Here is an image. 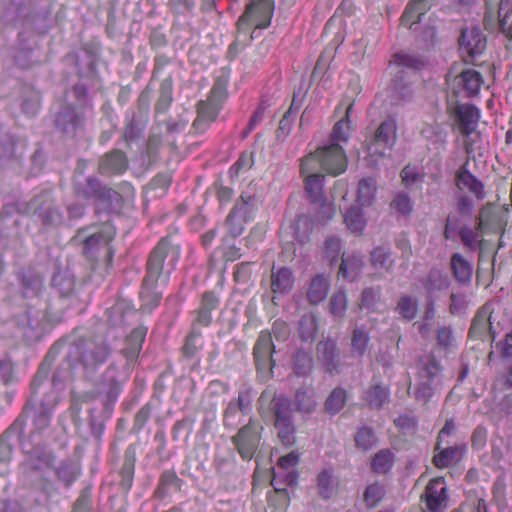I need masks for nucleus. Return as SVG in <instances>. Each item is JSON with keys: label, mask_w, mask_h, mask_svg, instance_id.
I'll return each instance as SVG.
<instances>
[{"label": "nucleus", "mask_w": 512, "mask_h": 512, "mask_svg": "<svg viewBox=\"0 0 512 512\" xmlns=\"http://www.w3.org/2000/svg\"><path fill=\"white\" fill-rule=\"evenodd\" d=\"M179 258L180 246L173 243L169 237H162L150 252L146 264V275L140 291L142 301L140 309L144 313H150L159 305L162 298V294L156 291L155 288L163 272L165 259H167L166 267L169 272L175 267Z\"/></svg>", "instance_id": "nucleus-1"}, {"label": "nucleus", "mask_w": 512, "mask_h": 512, "mask_svg": "<svg viewBox=\"0 0 512 512\" xmlns=\"http://www.w3.org/2000/svg\"><path fill=\"white\" fill-rule=\"evenodd\" d=\"M324 171L337 176L346 170V164L340 152H334V162L311 152L301 160L300 173L304 177L305 192L312 203H322L324 198Z\"/></svg>", "instance_id": "nucleus-2"}, {"label": "nucleus", "mask_w": 512, "mask_h": 512, "mask_svg": "<svg viewBox=\"0 0 512 512\" xmlns=\"http://www.w3.org/2000/svg\"><path fill=\"white\" fill-rule=\"evenodd\" d=\"M54 461L55 457L51 450L42 446H35L27 453L21 464L25 480L47 495L56 491L53 483L46 476L47 472L53 468Z\"/></svg>", "instance_id": "nucleus-3"}, {"label": "nucleus", "mask_w": 512, "mask_h": 512, "mask_svg": "<svg viewBox=\"0 0 512 512\" xmlns=\"http://www.w3.org/2000/svg\"><path fill=\"white\" fill-rule=\"evenodd\" d=\"M115 235V227L110 220H107L103 223H94L79 228L72 237L71 242L81 247L83 255L89 260H95L102 248H107V255L111 259L113 252L108 246Z\"/></svg>", "instance_id": "nucleus-4"}, {"label": "nucleus", "mask_w": 512, "mask_h": 512, "mask_svg": "<svg viewBox=\"0 0 512 512\" xmlns=\"http://www.w3.org/2000/svg\"><path fill=\"white\" fill-rule=\"evenodd\" d=\"M261 406L269 403V409L273 412L274 426L280 442L287 447L296 443V426L292 421L290 401L285 396H277L275 392L264 390L259 397Z\"/></svg>", "instance_id": "nucleus-5"}, {"label": "nucleus", "mask_w": 512, "mask_h": 512, "mask_svg": "<svg viewBox=\"0 0 512 512\" xmlns=\"http://www.w3.org/2000/svg\"><path fill=\"white\" fill-rule=\"evenodd\" d=\"M493 313L494 304L491 302L485 303L477 310L468 332L471 350H485L486 345L491 346L495 340L496 326Z\"/></svg>", "instance_id": "nucleus-6"}, {"label": "nucleus", "mask_w": 512, "mask_h": 512, "mask_svg": "<svg viewBox=\"0 0 512 512\" xmlns=\"http://www.w3.org/2000/svg\"><path fill=\"white\" fill-rule=\"evenodd\" d=\"M396 139V120L389 117L382 121L374 134L364 142L368 165L376 166L378 161L386 156V151L394 146Z\"/></svg>", "instance_id": "nucleus-7"}, {"label": "nucleus", "mask_w": 512, "mask_h": 512, "mask_svg": "<svg viewBox=\"0 0 512 512\" xmlns=\"http://www.w3.org/2000/svg\"><path fill=\"white\" fill-rule=\"evenodd\" d=\"M227 98V84L224 80H215L206 100L197 103V117L193 122L196 131L203 132L213 122Z\"/></svg>", "instance_id": "nucleus-8"}, {"label": "nucleus", "mask_w": 512, "mask_h": 512, "mask_svg": "<svg viewBox=\"0 0 512 512\" xmlns=\"http://www.w3.org/2000/svg\"><path fill=\"white\" fill-rule=\"evenodd\" d=\"M84 108L63 103L55 114L54 126L67 139L75 138L85 128Z\"/></svg>", "instance_id": "nucleus-9"}, {"label": "nucleus", "mask_w": 512, "mask_h": 512, "mask_svg": "<svg viewBox=\"0 0 512 512\" xmlns=\"http://www.w3.org/2000/svg\"><path fill=\"white\" fill-rule=\"evenodd\" d=\"M418 367L420 382L417 384L413 396L417 402L426 405L434 394L436 388L434 379L440 372V366L432 354H423Z\"/></svg>", "instance_id": "nucleus-10"}, {"label": "nucleus", "mask_w": 512, "mask_h": 512, "mask_svg": "<svg viewBox=\"0 0 512 512\" xmlns=\"http://www.w3.org/2000/svg\"><path fill=\"white\" fill-rule=\"evenodd\" d=\"M25 212L37 215L44 226L58 227L64 223L63 214L54 205L52 194L48 190L42 191L27 202Z\"/></svg>", "instance_id": "nucleus-11"}, {"label": "nucleus", "mask_w": 512, "mask_h": 512, "mask_svg": "<svg viewBox=\"0 0 512 512\" xmlns=\"http://www.w3.org/2000/svg\"><path fill=\"white\" fill-rule=\"evenodd\" d=\"M263 426L257 421L250 419L232 436L231 442L243 460H251L258 450L262 438Z\"/></svg>", "instance_id": "nucleus-12"}, {"label": "nucleus", "mask_w": 512, "mask_h": 512, "mask_svg": "<svg viewBox=\"0 0 512 512\" xmlns=\"http://www.w3.org/2000/svg\"><path fill=\"white\" fill-rule=\"evenodd\" d=\"M458 43L461 57L467 64L477 65L487 48L486 35L477 26L463 28Z\"/></svg>", "instance_id": "nucleus-13"}, {"label": "nucleus", "mask_w": 512, "mask_h": 512, "mask_svg": "<svg viewBox=\"0 0 512 512\" xmlns=\"http://www.w3.org/2000/svg\"><path fill=\"white\" fill-rule=\"evenodd\" d=\"M274 9V0H255L250 2L237 21L238 31H244L252 24L255 25V28H267L271 23Z\"/></svg>", "instance_id": "nucleus-14"}, {"label": "nucleus", "mask_w": 512, "mask_h": 512, "mask_svg": "<svg viewBox=\"0 0 512 512\" xmlns=\"http://www.w3.org/2000/svg\"><path fill=\"white\" fill-rule=\"evenodd\" d=\"M353 104L350 103L345 111V117L335 123L331 132V143L317 149L314 153L321 157H326L330 161L334 162V152H340L343 157L344 163L347 165V159L344 149L341 146V142H346L349 138L350 131V120L349 114L352 110Z\"/></svg>", "instance_id": "nucleus-15"}, {"label": "nucleus", "mask_w": 512, "mask_h": 512, "mask_svg": "<svg viewBox=\"0 0 512 512\" xmlns=\"http://www.w3.org/2000/svg\"><path fill=\"white\" fill-rule=\"evenodd\" d=\"M422 512H445L448 508L447 487L443 478L430 480L420 498Z\"/></svg>", "instance_id": "nucleus-16"}, {"label": "nucleus", "mask_w": 512, "mask_h": 512, "mask_svg": "<svg viewBox=\"0 0 512 512\" xmlns=\"http://www.w3.org/2000/svg\"><path fill=\"white\" fill-rule=\"evenodd\" d=\"M390 65L393 76L416 79L417 73L425 67L426 60L417 53L399 51L392 55Z\"/></svg>", "instance_id": "nucleus-17"}, {"label": "nucleus", "mask_w": 512, "mask_h": 512, "mask_svg": "<svg viewBox=\"0 0 512 512\" xmlns=\"http://www.w3.org/2000/svg\"><path fill=\"white\" fill-rule=\"evenodd\" d=\"M295 276L291 268L286 266H275L273 264L270 274V291L272 292L271 317L277 313L276 306L278 305L276 299L289 294L294 287Z\"/></svg>", "instance_id": "nucleus-18"}, {"label": "nucleus", "mask_w": 512, "mask_h": 512, "mask_svg": "<svg viewBox=\"0 0 512 512\" xmlns=\"http://www.w3.org/2000/svg\"><path fill=\"white\" fill-rule=\"evenodd\" d=\"M502 223L498 214L490 213L488 210H482L476 230L468 226H463L459 230V236L463 244L469 249L475 251L479 247V238L486 229L501 228Z\"/></svg>", "instance_id": "nucleus-19"}, {"label": "nucleus", "mask_w": 512, "mask_h": 512, "mask_svg": "<svg viewBox=\"0 0 512 512\" xmlns=\"http://www.w3.org/2000/svg\"><path fill=\"white\" fill-rule=\"evenodd\" d=\"M291 334L290 327L287 322L282 319H276L271 331L263 330L255 343L253 352H276V344L273 337L279 343L286 342Z\"/></svg>", "instance_id": "nucleus-20"}, {"label": "nucleus", "mask_w": 512, "mask_h": 512, "mask_svg": "<svg viewBox=\"0 0 512 512\" xmlns=\"http://www.w3.org/2000/svg\"><path fill=\"white\" fill-rule=\"evenodd\" d=\"M449 110L463 136L467 137L476 130L480 119V110L475 105L456 103L454 106H450Z\"/></svg>", "instance_id": "nucleus-21"}, {"label": "nucleus", "mask_w": 512, "mask_h": 512, "mask_svg": "<svg viewBox=\"0 0 512 512\" xmlns=\"http://www.w3.org/2000/svg\"><path fill=\"white\" fill-rule=\"evenodd\" d=\"M129 168L127 154L118 148H113L104 153L98 160L97 170L102 176H121Z\"/></svg>", "instance_id": "nucleus-22"}, {"label": "nucleus", "mask_w": 512, "mask_h": 512, "mask_svg": "<svg viewBox=\"0 0 512 512\" xmlns=\"http://www.w3.org/2000/svg\"><path fill=\"white\" fill-rule=\"evenodd\" d=\"M219 303L220 299L214 292H204L201 296L199 307L192 312L194 315L193 324L200 327H208L212 321L211 313L218 308Z\"/></svg>", "instance_id": "nucleus-23"}, {"label": "nucleus", "mask_w": 512, "mask_h": 512, "mask_svg": "<svg viewBox=\"0 0 512 512\" xmlns=\"http://www.w3.org/2000/svg\"><path fill=\"white\" fill-rule=\"evenodd\" d=\"M21 291L24 297L33 298L39 296L44 289V278L34 268H24L19 275Z\"/></svg>", "instance_id": "nucleus-24"}, {"label": "nucleus", "mask_w": 512, "mask_h": 512, "mask_svg": "<svg viewBox=\"0 0 512 512\" xmlns=\"http://www.w3.org/2000/svg\"><path fill=\"white\" fill-rule=\"evenodd\" d=\"M292 403L295 411L299 413H313L318 406V396L315 388L312 385L299 387L294 393Z\"/></svg>", "instance_id": "nucleus-25"}, {"label": "nucleus", "mask_w": 512, "mask_h": 512, "mask_svg": "<svg viewBox=\"0 0 512 512\" xmlns=\"http://www.w3.org/2000/svg\"><path fill=\"white\" fill-rule=\"evenodd\" d=\"M55 400H50L47 403H41L39 407L25 410L31 418V434L41 433L49 427L52 410L55 407Z\"/></svg>", "instance_id": "nucleus-26"}, {"label": "nucleus", "mask_w": 512, "mask_h": 512, "mask_svg": "<svg viewBox=\"0 0 512 512\" xmlns=\"http://www.w3.org/2000/svg\"><path fill=\"white\" fill-rule=\"evenodd\" d=\"M96 213L100 210L106 211L109 214L119 213L123 207V197L116 190L102 185L97 196Z\"/></svg>", "instance_id": "nucleus-27"}, {"label": "nucleus", "mask_w": 512, "mask_h": 512, "mask_svg": "<svg viewBox=\"0 0 512 512\" xmlns=\"http://www.w3.org/2000/svg\"><path fill=\"white\" fill-rule=\"evenodd\" d=\"M136 315L133 305L125 300L120 299L107 310L108 322L114 327L123 326L130 322Z\"/></svg>", "instance_id": "nucleus-28"}, {"label": "nucleus", "mask_w": 512, "mask_h": 512, "mask_svg": "<svg viewBox=\"0 0 512 512\" xmlns=\"http://www.w3.org/2000/svg\"><path fill=\"white\" fill-rule=\"evenodd\" d=\"M456 83L462 87L466 97H474L479 93L484 79L480 72L466 69L456 77Z\"/></svg>", "instance_id": "nucleus-29"}, {"label": "nucleus", "mask_w": 512, "mask_h": 512, "mask_svg": "<svg viewBox=\"0 0 512 512\" xmlns=\"http://www.w3.org/2000/svg\"><path fill=\"white\" fill-rule=\"evenodd\" d=\"M88 344V341L78 331H74L55 342L49 352H81L90 350Z\"/></svg>", "instance_id": "nucleus-30"}, {"label": "nucleus", "mask_w": 512, "mask_h": 512, "mask_svg": "<svg viewBox=\"0 0 512 512\" xmlns=\"http://www.w3.org/2000/svg\"><path fill=\"white\" fill-rule=\"evenodd\" d=\"M102 183L99 179L93 176L84 177L82 173H77L74 175L73 179V188L76 195L85 198L91 199L93 197L96 198Z\"/></svg>", "instance_id": "nucleus-31"}, {"label": "nucleus", "mask_w": 512, "mask_h": 512, "mask_svg": "<svg viewBox=\"0 0 512 512\" xmlns=\"http://www.w3.org/2000/svg\"><path fill=\"white\" fill-rule=\"evenodd\" d=\"M259 204L260 201L255 194L243 192L231 209V218L234 214H238L240 218L249 222L253 219Z\"/></svg>", "instance_id": "nucleus-32"}, {"label": "nucleus", "mask_w": 512, "mask_h": 512, "mask_svg": "<svg viewBox=\"0 0 512 512\" xmlns=\"http://www.w3.org/2000/svg\"><path fill=\"white\" fill-rule=\"evenodd\" d=\"M330 283L324 274L315 275L309 282L306 297L310 304L317 305L322 302L328 294Z\"/></svg>", "instance_id": "nucleus-33"}, {"label": "nucleus", "mask_w": 512, "mask_h": 512, "mask_svg": "<svg viewBox=\"0 0 512 512\" xmlns=\"http://www.w3.org/2000/svg\"><path fill=\"white\" fill-rule=\"evenodd\" d=\"M456 185L460 190H467L477 198L483 197V184L466 167L461 166L455 176Z\"/></svg>", "instance_id": "nucleus-34"}, {"label": "nucleus", "mask_w": 512, "mask_h": 512, "mask_svg": "<svg viewBox=\"0 0 512 512\" xmlns=\"http://www.w3.org/2000/svg\"><path fill=\"white\" fill-rule=\"evenodd\" d=\"M415 79H406L402 77H392L391 97L393 103L400 105L409 102L413 98L412 84Z\"/></svg>", "instance_id": "nucleus-35"}, {"label": "nucleus", "mask_w": 512, "mask_h": 512, "mask_svg": "<svg viewBox=\"0 0 512 512\" xmlns=\"http://www.w3.org/2000/svg\"><path fill=\"white\" fill-rule=\"evenodd\" d=\"M363 264V258L360 255L342 254L338 275L341 276L343 279L353 281L360 275L363 268Z\"/></svg>", "instance_id": "nucleus-36"}, {"label": "nucleus", "mask_w": 512, "mask_h": 512, "mask_svg": "<svg viewBox=\"0 0 512 512\" xmlns=\"http://www.w3.org/2000/svg\"><path fill=\"white\" fill-rule=\"evenodd\" d=\"M147 120L137 117L135 111H131L126 115V123L123 128L122 139L130 145L133 141L139 139L146 126Z\"/></svg>", "instance_id": "nucleus-37"}, {"label": "nucleus", "mask_w": 512, "mask_h": 512, "mask_svg": "<svg viewBox=\"0 0 512 512\" xmlns=\"http://www.w3.org/2000/svg\"><path fill=\"white\" fill-rule=\"evenodd\" d=\"M429 8L430 4L427 0L410 1L401 16L402 25L411 28L413 24L419 23L421 16L424 15Z\"/></svg>", "instance_id": "nucleus-38"}, {"label": "nucleus", "mask_w": 512, "mask_h": 512, "mask_svg": "<svg viewBox=\"0 0 512 512\" xmlns=\"http://www.w3.org/2000/svg\"><path fill=\"white\" fill-rule=\"evenodd\" d=\"M370 262L376 269H381L386 272H391L394 266V259L389 244H382L376 246L370 252Z\"/></svg>", "instance_id": "nucleus-39"}, {"label": "nucleus", "mask_w": 512, "mask_h": 512, "mask_svg": "<svg viewBox=\"0 0 512 512\" xmlns=\"http://www.w3.org/2000/svg\"><path fill=\"white\" fill-rule=\"evenodd\" d=\"M425 289L429 295L436 292L446 290L449 287V277L443 271L433 268L431 269L423 282Z\"/></svg>", "instance_id": "nucleus-40"}, {"label": "nucleus", "mask_w": 512, "mask_h": 512, "mask_svg": "<svg viewBox=\"0 0 512 512\" xmlns=\"http://www.w3.org/2000/svg\"><path fill=\"white\" fill-rule=\"evenodd\" d=\"M173 79L168 75L162 80L159 87V96L155 103L154 109L156 113H166L173 102Z\"/></svg>", "instance_id": "nucleus-41"}, {"label": "nucleus", "mask_w": 512, "mask_h": 512, "mask_svg": "<svg viewBox=\"0 0 512 512\" xmlns=\"http://www.w3.org/2000/svg\"><path fill=\"white\" fill-rule=\"evenodd\" d=\"M135 462H136V453L135 450L131 447H129L125 451L124 455V462L120 470V486L125 490L128 491L133 483V477H134V469H135Z\"/></svg>", "instance_id": "nucleus-42"}, {"label": "nucleus", "mask_w": 512, "mask_h": 512, "mask_svg": "<svg viewBox=\"0 0 512 512\" xmlns=\"http://www.w3.org/2000/svg\"><path fill=\"white\" fill-rule=\"evenodd\" d=\"M377 191L376 180L372 177L362 178L358 183L357 203L362 207L370 206Z\"/></svg>", "instance_id": "nucleus-43"}, {"label": "nucleus", "mask_w": 512, "mask_h": 512, "mask_svg": "<svg viewBox=\"0 0 512 512\" xmlns=\"http://www.w3.org/2000/svg\"><path fill=\"white\" fill-rule=\"evenodd\" d=\"M275 482L276 477L271 480L274 491L268 494V504L274 509L273 512H286L290 504L288 491L285 487H277Z\"/></svg>", "instance_id": "nucleus-44"}, {"label": "nucleus", "mask_w": 512, "mask_h": 512, "mask_svg": "<svg viewBox=\"0 0 512 512\" xmlns=\"http://www.w3.org/2000/svg\"><path fill=\"white\" fill-rule=\"evenodd\" d=\"M465 448L464 447H447L442 449L433 457V463L438 468H446L461 460Z\"/></svg>", "instance_id": "nucleus-45"}, {"label": "nucleus", "mask_w": 512, "mask_h": 512, "mask_svg": "<svg viewBox=\"0 0 512 512\" xmlns=\"http://www.w3.org/2000/svg\"><path fill=\"white\" fill-rule=\"evenodd\" d=\"M389 396L390 391L387 387L374 385L365 392L364 398L370 408L379 410L389 402Z\"/></svg>", "instance_id": "nucleus-46"}, {"label": "nucleus", "mask_w": 512, "mask_h": 512, "mask_svg": "<svg viewBox=\"0 0 512 512\" xmlns=\"http://www.w3.org/2000/svg\"><path fill=\"white\" fill-rule=\"evenodd\" d=\"M382 290L380 286L365 288L359 297V306L368 311H377L381 302Z\"/></svg>", "instance_id": "nucleus-47"}, {"label": "nucleus", "mask_w": 512, "mask_h": 512, "mask_svg": "<svg viewBox=\"0 0 512 512\" xmlns=\"http://www.w3.org/2000/svg\"><path fill=\"white\" fill-rule=\"evenodd\" d=\"M451 267L455 278L462 283L469 282L472 276V268L470 263L459 253H455L451 257Z\"/></svg>", "instance_id": "nucleus-48"}, {"label": "nucleus", "mask_w": 512, "mask_h": 512, "mask_svg": "<svg viewBox=\"0 0 512 512\" xmlns=\"http://www.w3.org/2000/svg\"><path fill=\"white\" fill-rule=\"evenodd\" d=\"M337 483L333 477V473L329 469L322 470L317 476V488L319 495L324 499L333 496Z\"/></svg>", "instance_id": "nucleus-49"}, {"label": "nucleus", "mask_w": 512, "mask_h": 512, "mask_svg": "<svg viewBox=\"0 0 512 512\" xmlns=\"http://www.w3.org/2000/svg\"><path fill=\"white\" fill-rule=\"evenodd\" d=\"M147 331V327L143 325H139L132 329L125 339L126 348L121 350V352H140L142 344L145 341Z\"/></svg>", "instance_id": "nucleus-50"}, {"label": "nucleus", "mask_w": 512, "mask_h": 512, "mask_svg": "<svg viewBox=\"0 0 512 512\" xmlns=\"http://www.w3.org/2000/svg\"><path fill=\"white\" fill-rule=\"evenodd\" d=\"M104 392L109 402L116 401L122 389V382L119 380L114 369H108L104 375Z\"/></svg>", "instance_id": "nucleus-51"}, {"label": "nucleus", "mask_w": 512, "mask_h": 512, "mask_svg": "<svg viewBox=\"0 0 512 512\" xmlns=\"http://www.w3.org/2000/svg\"><path fill=\"white\" fill-rule=\"evenodd\" d=\"M347 228L354 233H360L366 226L362 210L358 206H351L344 214Z\"/></svg>", "instance_id": "nucleus-52"}, {"label": "nucleus", "mask_w": 512, "mask_h": 512, "mask_svg": "<svg viewBox=\"0 0 512 512\" xmlns=\"http://www.w3.org/2000/svg\"><path fill=\"white\" fill-rule=\"evenodd\" d=\"M317 332V319L313 314H304L298 327L300 338L305 342H310L314 339Z\"/></svg>", "instance_id": "nucleus-53"}, {"label": "nucleus", "mask_w": 512, "mask_h": 512, "mask_svg": "<svg viewBox=\"0 0 512 512\" xmlns=\"http://www.w3.org/2000/svg\"><path fill=\"white\" fill-rule=\"evenodd\" d=\"M346 391L340 387L335 388L325 401V410L330 414L338 413L346 404Z\"/></svg>", "instance_id": "nucleus-54"}, {"label": "nucleus", "mask_w": 512, "mask_h": 512, "mask_svg": "<svg viewBox=\"0 0 512 512\" xmlns=\"http://www.w3.org/2000/svg\"><path fill=\"white\" fill-rule=\"evenodd\" d=\"M396 311L407 321L413 320L418 312V303L409 295H403L399 298Z\"/></svg>", "instance_id": "nucleus-55"}, {"label": "nucleus", "mask_w": 512, "mask_h": 512, "mask_svg": "<svg viewBox=\"0 0 512 512\" xmlns=\"http://www.w3.org/2000/svg\"><path fill=\"white\" fill-rule=\"evenodd\" d=\"M357 448L368 451L377 444L375 431L370 427H361L354 436Z\"/></svg>", "instance_id": "nucleus-56"}, {"label": "nucleus", "mask_w": 512, "mask_h": 512, "mask_svg": "<svg viewBox=\"0 0 512 512\" xmlns=\"http://www.w3.org/2000/svg\"><path fill=\"white\" fill-rule=\"evenodd\" d=\"M393 464V454L388 449L378 451L372 460V469L378 474L387 473Z\"/></svg>", "instance_id": "nucleus-57"}, {"label": "nucleus", "mask_w": 512, "mask_h": 512, "mask_svg": "<svg viewBox=\"0 0 512 512\" xmlns=\"http://www.w3.org/2000/svg\"><path fill=\"white\" fill-rule=\"evenodd\" d=\"M299 108L300 106L295 105V98H293L290 108L284 113L276 130V137L278 139L285 138L289 134L293 124V118L291 116L294 115Z\"/></svg>", "instance_id": "nucleus-58"}, {"label": "nucleus", "mask_w": 512, "mask_h": 512, "mask_svg": "<svg viewBox=\"0 0 512 512\" xmlns=\"http://www.w3.org/2000/svg\"><path fill=\"white\" fill-rule=\"evenodd\" d=\"M385 489L379 483L369 485L364 491V502L368 507H375L384 497Z\"/></svg>", "instance_id": "nucleus-59"}, {"label": "nucleus", "mask_w": 512, "mask_h": 512, "mask_svg": "<svg viewBox=\"0 0 512 512\" xmlns=\"http://www.w3.org/2000/svg\"><path fill=\"white\" fill-rule=\"evenodd\" d=\"M292 362L294 373L298 376H307L313 367L310 354H294Z\"/></svg>", "instance_id": "nucleus-60"}, {"label": "nucleus", "mask_w": 512, "mask_h": 512, "mask_svg": "<svg viewBox=\"0 0 512 512\" xmlns=\"http://www.w3.org/2000/svg\"><path fill=\"white\" fill-rule=\"evenodd\" d=\"M491 391L492 393H496L497 391L512 392V364H509L506 370L495 378Z\"/></svg>", "instance_id": "nucleus-61"}, {"label": "nucleus", "mask_w": 512, "mask_h": 512, "mask_svg": "<svg viewBox=\"0 0 512 512\" xmlns=\"http://www.w3.org/2000/svg\"><path fill=\"white\" fill-rule=\"evenodd\" d=\"M199 328V325H194L192 323L191 332L186 337L182 352H195L202 349L203 340Z\"/></svg>", "instance_id": "nucleus-62"}, {"label": "nucleus", "mask_w": 512, "mask_h": 512, "mask_svg": "<svg viewBox=\"0 0 512 512\" xmlns=\"http://www.w3.org/2000/svg\"><path fill=\"white\" fill-rule=\"evenodd\" d=\"M330 312L336 317H342L347 309V296L344 291L335 292L330 298Z\"/></svg>", "instance_id": "nucleus-63"}, {"label": "nucleus", "mask_w": 512, "mask_h": 512, "mask_svg": "<svg viewBox=\"0 0 512 512\" xmlns=\"http://www.w3.org/2000/svg\"><path fill=\"white\" fill-rule=\"evenodd\" d=\"M391 208L402 215H409L413 210V203L407 193H398L391 202Z\"/></svg>", "instance_id": "nucleus-64"}]
</instances>
